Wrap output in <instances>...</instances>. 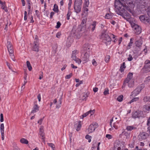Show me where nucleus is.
I'll return each mask as SVG.
<instances>
[{
	"label": "nucleus",
	"mask_w": 150,
	"mask_h": 150,
	"mask_svg": "<svg viewBox=\"0 0 150 150\" xmlns=\"http://www.w3.org/2000/svg\"><path fill=\"white\" fill-rule=\"evenodd\" d=\"M20 142L23 144H27L28 143V141L24 138H22L20 139Z\"/></svg>",
	"instance_id": "nucleus-30"
},
{
	"label": "nucleus",
	"mask_w": 150,
	"mask_h": 150,
	"mask_svg": "<svg viewBox=\"0 0 150 150\" xmlns=\"http://www.w3.org/2000/svg\"><path fill=\"white\" fill-rule=\"evenodd\" d=\"M106 137L108 138V139H110L112 138V136L110 134H107L105 136Z\"/></svg>",
	"instance_id": "nucleus-58"
},
{
	"label": "nucleus",
	"mask_w": 150,
	"mask_h": 150,
	"mask_svg": "<svg viewBox=\"0 0 150 150\" xmlns=\"http://www.w3.org/2000/svg\"><path fill=\"white\" fill-rule=\"evenodd\" d=\"M141 38V37H139V39H136V41L135 42V44L136 46V47H137V49L138 48L140 49L141 47V40L140 39Z\"/></svg>",
	"instance_id": "nucleus-17"
},
{
	"label": "nucleus",
	"mask_w": 150,
	"mask_h": 150,
	"mask_svg": "<svg viewBox=\"0 0 150 150\" xmlns=\"http://www.w3.org/2000/svg\"><path fill=\"white\" fill-rule=\"evenodd\" d=\"M75 127H76V130L77 131H79L81 129V122L79 121L78 124H75L74 125Z\"/></svg>",
	"instance_id": "nucleus-20"
},
{
	"label": "nucleus",
	"mask_w": 150,
	"mask_h": 150,
	"mask_svg": "<svg viewBox=\"0 0 150 150\" xmlns=\"http://www.w3.org/2000/svg\"><path fill=\"white\" fill-rule=\"evenodd\" d=\"M73 60H74L76 62L78 63V64H80L81 62V60L78 58H77L76 57L75 58L73 59Z\"/></svg>",
	"instance_id": "nucleus-35"
},
{
	"label": "nucleus",
	"mask_w": 150,
	"mask_h": 150,
	"mask_svg": "<svg viewBox=\"0 0 150 150\" xmlns=\"http://www.w3.org/2000/svg\"><path fill=\"white\" fill-rule=\"evenodd\" d=\"M110 59V56L109 55H107L105 57V60L106 62H108Z\"/></svg>",
	"instance_id": "nucleus-44"
},
{
	"label": "nucleus",
	"mask_w": 150,
	"mask_h": 150,
	"mask_svg": "<svg viewBox=\"0 0 150 150\" xmlns=\"http://www.w3.org/2000/svg\"><path fill=\"white\" fill-rule=\"evenodd\" d=\"M145 65L142 68L143 71L145 72L150 71V60H146L145 62Z\"/></svg>",
	"instance_id": "nucleus-7"
},
{
	"label": "nucleus",
	"mask_w": 150,
	"mask_h": 150,
	"mask_svg": "<svg viewBox=\"0 0 150 150\" xmlns=\"http://www.w3.org/2000/svg\"><path fill=\"white\" fill-rule=\"evenodd\" d=\"M73 75L72 73H70V74L67 75L65 76V78L66 79H70Z\"/></svg>",
	"instance_id": "nucleus-53"
},
{
	"label": "nucleus",
	"mask_w": 150,
	"mask_h": 150,
	"mask_svg": "<svg viewBox=\"0 0 150 150\" xmlns=\"http://www.w3.org/2000/svg\"><path fill=\"white\" fill-rule=\"evenodd\" d=\"M81 31V26H78L77 28L76 26L74 25L71 30V34L72 36L76 39H79L81 36L80 32Z\"/></svg>",
	"instance_id": "nucleus-4"
},
{
	"label": "nucleus",
	"mask_w": 150,
	"mask_h": 150,
	"mask_svg": "<svg viewBox=\"0 0 150 150\" xmlns=\"http://www.w3.org/2000/svg\"><path fill=\"white\" fill-rule=\"evenodd\" d=\"M7 47L8 52L9 53L10 55L11 56V59L14 61H15V59H14V57L13 55V47L12 46L11 43L9 41H7Z\"/></svg>",
	"instance_id": "nucleus-5"
},
{
	"label": "nucleus",
	"mask_w": 150,
	"mask_h": 150,
	"mask_svg": "<svg viewBox=\"0 0 150 150\" xmlns=\"http://www.w3.org/2000/svg\"><path fill=\"white\" fill-rule=\"evenodd\" d=\"M133 59V58L131 54H129L128 57L127 58V60L128 61H130Z\"/></svg>",
	"instance_id": "nucleus-54"
},
{
	"label": "nucleus",
	"mask_w": 150,
	"mask_h": 150,
	"mask_svg": "<svg viewBox=\"0 0 150 150\" xmlns=\"http://www.w3.org/2000/svg\"><path fill=\"white\" fill-rule=\"evenodd\" d=\"M88 7H85L84 6H83V12L85 13H87V12L88 11V9L87 8Z\"/></svg>",
	"instance_id": "nucleus-47"
},
{
	"label": "nucleus",
	"mask_w": 150,
	"mask_h": 150,
	"mask_svg": "<svg viewBox=\"0 0 150 150\" xmlns=\"http://www.w3.org/2000/svg\"><path fill=\"white\" fill-rule=\"evenodd\" d=\"M95 112V110H90L86 112V113L83 114L82 115V118L83 117H86L87 115H88L89 114H91V115H92Z\"/></svg>",
	"instance_id": "nucleus-19"
},
{
	"label": "nucleus",
	"mask_w": 150,
	"mask_h": 150,
	"mask_svg": "<svg viewBox=\"0 0 150 150\" xmlns=\"http://www.w3.org/2000/svg\"><path fill=\"white\" fill-rule=\"evenodd\" d=\"M116 143H115L114 145V146L115 148V150H123V146L122 147V148H121V144H119L118 146H117L116 145Z\"/></svg>",
	"instance_id": "nucleus-22"
},
{
	"label": "nucleus",
	"mask_w": 150,
	"mask_h": 150,
	"mask_svg": "<svg viewBox=\"0 0 150 150\" xmlns=\"http://www.w3.org/2000/svg\"><path fill=\"white\" fill-rule=\"evenodd\" d=\"M141 0H136L134 4L133 3V0H126V2L129 7L131 8L134 7V6L137 7L136 12L137 14H139L141 13Z\"/></svg>",
	"instance_id": "nucleus-3"
},
{
	"label": "nucleus",
	"mask_w": 150,
	"mask_h": 150,
	"mask_svg": "<svg viewBox=\"0 0 150 150\" xmlns=\"http://www.w3.org/2000/svg\"><path fill=\"white\" fill-rule=\"evenodd\" d=\"M150 80V76H149L147 77L146 79L144 80V82H149Z\"/></svg>",
	"instance_id": "nucleus-57"
},
{
	"label": "nucleus",
	"mask_w": 150,
	"mask_h": 150,
	"mask_svg": "<svg viewBox=\"0 0 150 150\" xmlns=\"http://www.w3.org/2000/svg\"><path fill=\"white\" fill-rule=\"evenodd\" d=\"M125 62H124L121 65L120 70L121 72H122L124 71L125 68H126V66H125Z\"/></svg>",
	"instance_id": "nucleus-23"
},
{
	"label": "nucleus",
	"mask_w": 150,
	"mask_h": 150,
	"mask_svg": "<svg viewBox=\"0 0 150 150\" xmlns=\"http://www.w3.org/2000/svg\"><path fill=\"white\" fill-rule=\"evenodd\" d=\"M124 0H115L114 5L115 8H116L119 6H123L125 5Z\"/></svg>",
	"instance_id": "nucleus-9"
},
{
	"label": "nucleus",
	"mask_w": 150,
	"mask_h": 150,
	"mask_svg": "<svg viewBox=\"0 0 150 150\" xmlns=\"http://www.w3.org/2000/svg\"><path fill=\"white\" fill-rule=\"evenodd\" d=\"M127 6L124 5L123 6H119L116 8L118 10L119 15L121 16L124 19H126L130 23L131 27L133 28L135 33L137 35H138L141 33V28L138 25L135 24L133 22L131 15L129 13L125 12V8H127Z\"/></svg>",
	"instance_id": "nucleus-1"
},
{
	"label": "nucleus",
	"mask_w": 150,
	"mask_h": 150,
	"mask_svg": "<svg viewBox=\"0 0 150 150\" xmlns=\"http://www.w3.org/2000/svg\"><path fill=\"white\" fill-rule=\"evenodd\" d=\"M135 129V127H134L132 126H127L126 127V129L128 130L131 131L133 129Z\"/></svg>",
	"instance_id": "nucleus-33"
},
{
	"label": "nucleus",
	"mask_w": 150,
	"mask_h": 150,
	"mask_svg": "<svg viewBox=\"0 0 150 150\" xmlns=\"http://www.w3.org/2000/svg\"><path fill=\"white\" fill-rule=\"evenodd\" d=\"M97 22L94 21L90 25V28L91 29L92 32H93L95 30L97 24Z\"/></svg>",
	"instance_id": "nucleus-18"
},
{
	"label": "nucleus",
	"mask_w": 150,
	"mask_h": 150,
	"mask_svg": "<svg viewBox=\"0 0 150 150\" xmlns=\"http://www.w3.org/2000/svg\"><path fill=\"white\" fill-rule=\"evenodd\" d=\"M124 83H128V86L130 88L133 87L134 85V81L133 79H131L127 77L124 81Z\"/></svg>",
	"instance_id": "nucleus-11"
},
{
	"label": "nucleus",
	"mask_w": 150,
	"mask_h": 150,
	"mask_svg": "<svg viewBox=\"0 0 150 150\" xmlns=\"http://www.w3.org/2000/svg\"><path fill=\"white\" fill-rule=\"evenodd\" d=\"M1 139L2 140H3L4 139V132H1Z\"/></svg>",
	"instance_id": "nucleus-62"
},
{
	"label": "nucleus",
	"mask_w": 150,
	"mask_h": 150,
	"mask_svg": "<svg viewBox=\"0 0 150 150\" xmlns=\"http://www.w3.org/2000/svg\"><path fill=\"white\" fill-rule=\"evenodd\" d=\"M86 20L85 19H83L82 20V22H81L80 25H79L78 26H81V29L82 30V27H83L84 25H85V24L86 23Z\"/></svg>",
	"instance_id": "nucleus-32"
},
{
	"label": "nucleus",
	"mask_w": 150,
	"mask_h": 150,
	"mask_svg": "<svg viewBox=\"0 0 150 150\" xmlns=\"http://www.w3.org/2000/svg\"><path fill=\"white\" fill-rule=\"evenodd\" d=\"M112 17L111 14L109 13L106 14L105 16V18L108 19L111 18Z\"/></svg>",
	"instance_id": "nucleus-40"
},
{
	"label": "nucleus",
	"mask_w": 150,
	"mask_h": 150,
	"mask_svg": "<svg viewBox=\"0 0 150 150\" xmlns=\"http://www.w3.org/2000/svg\"><path fill=\"white\" fill-rule=\"evenodd\" d=\"M44 117H43V118H40L38 121V123L39 124V125H40L42 123V121L44 119Z\"/></svg>",
	"instance_id": "nucleus-55"
},
{
	"label": "nucleus",
	"mask_w": 150,
	"mask_h": 150,
	"mask_svg": "<svg viewBox=\"0 0 150 150\" xmlns=\"http://www.w3.org/2000/svg\"><path fill=\"white\" fill-rule=\"evenodd\" d=\"M47 144L49 146L52 148L53 150H54L55 146V145L53 144L48 143Z\"/></svg>",
	"instance_id": "nucleus-48"
},
{
	"label": "nucleus",
	"mask_w": 150,
	"mask_h": 150,
	"mask_svg": "<svg viewBox=\"0 0 150 150\" xmlns=\"http://www.w3.org/2000/svg\"><path fill=\"white\" fill-rule=\"evenodd\" d=\"M61 35V33L60 32H58L57 33L56 36L57 38H60Z\"/></svg>",
	"instance_id": "nucleus-60"
},
{
	"label": "nucleus",
	"mask_w": 150,
	"mask_h": 150,
	"mask_svg": "<svg viewBox=\"0 0 150 150\" xmlns=\"http://www.w3.org/2000/svg\"><path fill=\"white\" fill-rule=\"evenodd\" d=\"M82 0H75L74 5H82Z\"/></svg>",
	"instance_id": "nucleus-31"
},
{
	"label": "nucleus",
	"mask_w": 150,
	"mask_h": 150,
	"mask_svg": "<svg viewBox=\"0 0 150 150\" xmlns=\"http://www.w3.org/2000/svg\"><path fill=\"white\" fill-rule=\"evenodd\" d=\"M97 124L96 123H93L89 126L87 129V132L88 133L92 132L94 131L96 128L97 127Z\"/></svg>",
	"instance_id": "nucleus-8"
},
{
	"label": "nucleus",
	"mask_w": 150,
	"mask_h": 150,
	"mask_svg": "<svg viewBox=\"0 0 150 150\" xmlns=\"http://www.w3.org/2000/svg\"><path fill=\"white\" fill-rule=\"evenodd\" d=\"M1 132H4V126L3 123H2L0 125Z\"/></svg>",
	"instance_id": "nucleus-42"
},
{
	"label": "nucleus",
	"mask_w": 150,
	"mask_h": 150,
	"mask_svg": "<svg viewBox=\"0 0 150 150\" xmlns=\"http://www.w3.org/2000/svg\"><path fill=\"white\" fill-rule=\"evenodd\" d=\"M109 93L108 89L107 88H106L103 92L104 94L105 95H106L107 94H108Z\"/></svg>",
	"instance_id": "nucleus-51"
},
{
	"label": "nucleus",
	"mask_w": 150,
	"mask_h": 150,
	"mask_svg": "<svg viewBox=\"0 0 150 150\" xmlns=\"http://www.w3.org/2000/svg\"><path fill=\"white\" fill-rule=\"evenodd\" d=\"M140 91L141 87L139 86L137 88L132 92V94L131 95V96H132L133 97V96H136L138 94Z\"/></svg>",
	"instance_id": "nucleus-14"
},
{
	"label": "nucleus",
	"mask_w": 150,
	"mask_h": 150,
	"mask_svg": "<svg viewBox=\"0 0 150 150\" xmlns=\"http://www.w3.org/2000/svg\"><path fill=\"white\" fill-rule=\"evenodd\" d=\"M119 123V120H117L116 121H114L113 123V127H114L115 129H117L118 128V125Z\"/></svg>",
	"instance_id": "nucleus-26"
},
{
	"label": "nucleus",
	"mask_w": 150,
	"mask_h": 150,
	"mask_svg": "<svg viewBox=\"0 0 150 150\" xmlns=\"http://www.w3.org/2000/svg\"><path fill=\"white\" fill-rule=\"evenodd\" d=\"M36 102L34 103L35 105H34L33 108V110L31 111V113H35L38 112L39 110V107L38 105L37 104H35Z\"/></svg>",
	"instance_id": "nucleus-16"
},
{
	"label": "nucleus",
	"mask_w": 150,
	"mask_h": 150,
	"mask_svg": "<svg viewBox=\"0 0 150 150\" xmlns=\"http://www.w3.org/2000/svg\"><path fill=\"white\" fill-rule=\"evenodd\" d=\"M90 47L89 45L88 44H86L83 45L81 49V59L84 63H86L89 60V52H90Z\"/></svg>",
	"instance_id": "nucleus-2"
},
{
	"label": "nucleus",
	"mask_w": 150,
	"mask_h": 150,
	"mask_svg": "<svg viewBox=\"0 0 150 150\" xmlns=\"http://www.w3.org/2000/svg\"><path fill=\"white\" fill-rule=\"evenodd\" d=\"M133 38H131L130 39V41L128 45V46L129 47V48H128V49H130L131 47L132 46V44L133 43Z\"/></svg>",
	"instance_id": "nucleus-37"
},
{
	"label": "nucleus",
	"mask_w": 150,
	"mask_h": 150,
	"mask_svg": "<svg viewBox=\"0 0 150 150\" xmlns=\"http://www.w3.org/2000/svg\"><path fill=\"white\" fill-rule=\"evenodd\" d=\"M92 64L93 65L96 66L97 65L96 62V61L95 59H93L92 61Z\"/></svg>",
	"instance_id": "nucleus-61"
},
{
	"label": "nucleus",
	"mask_w": 150,
	"mask_h": 150,
	"mask_svg": "<svg viewBox=\"0 0 150 150\" xmlns=\"http://www.w3.org/2000/svg\"><path fill=\"white\" fill-rule=\"evenodd\" d=\"M27 66L29 71H31L32 69V66L29 61H27L26 62Z\"/></svg>",
	"instance_id": "nucleus-29"
},
{
	"label": "nucleus",
	"mask_w": 150,
	"mask_h": 150,
	"mask_svg": "<svg viewBox=\"0 0 150 150\" xmlns=\"http://www.w3.org/2000/svg\"><path fill=\"white\" fill-rule=\"evenodd\" d=\"M72 1V0H69V3L68 4V10H71V6Z\"/></svg>",
	"instance_id": "nucleus-46"
},
{
	"label": "nucleus",
	"mask_w": 150,
	"mask_h": 150,
	"mask_svg": "<svg viewBox=\"0 0 150 150\" xmlns=\"http://www.w3.org/2000/svg\"><path fill=\"white\" fill-rule=\"evenodd\" d=\"M85 138L88 139V142H90L91 141V137L88 135H86L85 136Z\"/></svg>",
	"instance_id": "nucleus-41"
},
{
	"label": "nucleus",
	"mask_w": 150,
	"mask_h": 150,
	"mask_svg": "<svg viewBox=\"0 0 150 150\" xmlns=\"http://www.w3.org/2000/svg\"><path fill=\"white\" fill-rule=\"evenodd\" d=\"M89 2V0H84L83 6L86 7H88Z\"/></svg>",
	"instance_id": "nucleus-34"
},
{
	"label": "nucleus",
	"mask_w": 150,
	"mask_h": 150,
	"mask_svg": "<svg viewBox=\"0 0 150 150\" xmlns=\"http://www.w3.org/2000/svg\"><path fill=\"white\" fill-rule=\"evenodd\" d=\"M71 10H68V13L67 15V18L68 20L69 19V17L71 15Z\"/></svg>",
	"instance_id": "nucleus-49"
},
{
	"label": "nucleus",
	"mask_w": 150,
	"mask_h": 150,
	"mask_svg": "<svg viewBox=\"0 0 150 150\" xmlns=\"http://www.w3.org/2000/svg\"><path fill=\"white\" fill-rule=\"evenodd\" d=\"M122 134L126 137V138L127 139H129L130 138V132H128L125 131H124L122 132Z\"/></svg>",
	"instance_id": "nucleus-21"
},
{
	"label": "nucleus",
	"mask_w": 150,
	"mask_h": 150,
	"mask_svg": "<svg viewBox=\"0 0 150 150\" xmlns=\"http://www.w3.org/2000/svg\"><path fill=\"white\" fill-rule=\"evenodd\" d=\"M39 134L40 136L42 137V139L45 138L44 137L45 133H44V131L39 132Z\"/></svg>",
	"instance_id": "nucleus-43"
},
{
	"label": "nucleus",
	"mask_w": 150,
	"mask_h": 150,
	"mask_svg": "<svg viewBox=\"0 0 150 150\" xmlns=\"http://www.w3.org/2000/svg\"><path fill=\"white\" fill-rule=\"evenodd\" d=\"M32 50L34 51L38 52L39 50V40L35 38L33 43L31 46Z\"/></svg>",
	"instance_id": "nucleus-6"
},
{
	"label": "nucleus",
	"mask_w": 150,
	"mask_h": 150,
	"mask_svg": "<svg viewBox=\"0 0 150 150\" xmlns=\"http://www.w3.org/2000/svg\"><path fill=\"white\" fill-rule=\"evenodd\" d=\"M62 99L61 98L60 99L59 101L58 102V104H57V105L56 106V108H59L61 107L62 103Z\"/></svg>",
	"instance_id": "nucleus-38"
},
{
	"label": "nucleus",
	"mask_w": 150,
	"mask_h": 150,
	"mask_svg": "<svg viewBox=\"0 0 150 150\" xmlns=\"http://www.w3.org/2000/svg\"><path fill=\"white\" fill-rule=\"evenodd\" d=\"M61 24L60 22L59 21H58L57 23V25L55 27V28H59L61 25Z\"/></svg>",
	"instance_id": "nucleus-52"
},
{
	"label": "nucleus",
	"mask_w": 150,
	"mask_h": 150,
	"mask_svg": "<svg viewBox=\"0 0 150 150\" xmlns=\"http://www.w3.org/2000/svg\"><path fill=\"white\" fill-rule=\"evenodd\" d=\"M0 117V121L1 122H2L4 121L3 115V114H1Z\"/></svg>",
	"instance_id": "nucleus-59"
},
{
	"label": "nucleus",
	"mask_w": 150,
	"mask_h": 150,
	"mask_svg": "<svg viewBox=\"0 0 150 150\" xmlns=\"http://www.w3.org/2000/svg\"><path fill=\"white\" fill-rule=\"evenodd\" d=\"M148 134L145 132H142L141 134V139H146L148 136Z\"/></svg>",
	"instance_id": "nucleus-25"
},
{
	"label": "nucleus",
	"mask_w": 150,
	"mask_h": 150,
	"mask_svg": "<svg viewBox=\"0 0 150 150\" xmlns=\"http://www.w3.org/2000/svg\"><path fill=\"white\" fill-rule=\"evenodd\" d=\"M29 18L30 19L31 21L30 23H32L34 22V21L33 20V17L31 15L30 17V18Z\"/></svg>",
	"instance_id": "nucleus-63"
},
{
	"label": "nucleus",
	"mask_w": 150,
	"mask_h": 150,
	"mask_svg": "<svg viewBox=\"0 0 150 150\" xmlns=\"http://www.w3.org/2000/svg\"><path fill=\"white\" fill-rule=\"evenodd\" d=\"M76 50H74L72 52V56H71V58H72V59H73L74 58H75L76 57Z\"/></svg>",
	"instance_id": "nucleus-36"
},
{
	"label": "nucleus",
	"mask_w": 150,
	"mask_h": 150,
	"mask_svg": "<svg viewBox=\"0 0 150 150\" xmlns=\"http://www.w3.org/2000/svg\"><path fill=\"white\" fill-rule=\"evenodd\" d=\"M133 77V74L132 73H129L127 76V77L131 79H133L132 78Z\"/></svg>",
	"instance_id": "nucleus-45"
},
{
	"label": "nucleus",
	"mask_w": 150,
	"mask_h": 150,
	"mask_svg": "<svg viewBox=\"0 0 150 150\" xmlns=\"http://www.w3.org/2000/svg\"><path fill=\"white\" fill-rule=\"evenodd\" d=\"M81 5H74V11L77 13L80 12L81 10Z\"/></svg>",
	"instance_id": "nucleus-15"
},
{
	"label": "nucleus",
	"mask_w": 150,
	"mask_h": 150,
	"mask_svg": "<svg viewBox=\"0 0 150 150\" xmlns=\"http://www.w3.org/2000/svg\"><path fill=\"white\" fill-rule=\"evenodd\" d=\"M102 38L104 42L106 45L107 44V42H110L111 40V39L110 37L107 34H103L102 35Z\"/></svg>",
	"instance_id": "nucleus-10"
},
{
	"label": "nucleus",
	"mask_w": 150,
	"mask_h": 150,
	"mask_svg": "<svg viewBox=\"0 0 150 150\" xmlns=\"http://www.w3.org/2000/svg\"><path fill=\"white\" fill-rule=\"evenodd\" d=\"M54 12H52L50 13V18H52L53 16L54 15Z\"/></svg>",
	"instance_id": "nucleus-64"
},
{
	"label": "nucleus",
	"mask_w": 150,
	"mask_h": 150,
	"mask_svg": "<svg viewBox=\"0 0 150 150\" xmlns=\"http://www.w3.org/2000/svg\"><path fill=\"white\" fill-rule=\"evenodd\" d=\"M88 93H83L82 95L81 99L83 100H87V98L88 97Z\"/></svg>",
	"instance_id": "nucleus-24"
},
{
	"label": "nucleus",
	"mask_w": 150,
	"mask_h": 150,
	"mask_svg": "<svg viewBox=\"0 0 150 150\" xmlns=\"http://www.w3.org/2000/svg\"><path fill=\"white\" fill-rule=\"evenodd\" d=\"M147 12L148 16L150 17V6L148 8Z\"/></svg>",
	"instance_id": "nucleus-56"
},
{
	"label": "nucleus",
	"mask_w": 150,
	"mask_h": 150,
	"mask_svg": "<svg viewBox=\"0 0 150 150\" xmlns=\"http://www.w3.org/2000/svg\"><path fill=\"white\" fill-rule=\"evenodd\" d=\"M141 21L146 24H150V19L144 15L141 16Z\"/></svg>",
	"instance_id": "nucleus-12"
},
{
	"label": "nucleus",
	"mask_w": 150,
	"mask_h": 150,
	"mask_svg": "<svg viewBox=\"0 0 150 150\" xmlns=\"http://www.w3.org/2000/svg\"><path fill=\"white\" fill-rule=\"evenodd\" d=\"M53 10L56 13H58L59 12V10L58 9V6L56 4H54V8L53 9Z\"/></svg>",
	"instance_id": "nucleus-28"
},
{
	"label": "nucleus",
	"mask_w": 150,
	"mask_h": 150,
	"mask_svg": "<svg viewBox=\"0 0 150 150\" xmlns=\"http://www.w3.org/2000/svg\"><path fill=\"white\" fill-rule=\"evenodd\" d=\"M123 96L121 95L119 96L117 98V100L119 102H121L123 100Z\"/></svg>",
	"instance_id": "nucleus-39"
},
{
	"label": "nucleus",
	"mask_w": 150,
	"mask_h": 150,
	"mask_svg": "<svg viewBox=\"0 0 150 150\" xmlns=\"http://www.w3.org/2000/svg\"><path fill=\"white\" fill-rule=\"evenodd\" d=\"M143 100L145 102H150V97L149 96H145L144 97Z\"/></svg>",
	"instance_id": "nucleus-27"
},
{
	"label": "nucleus",
	"mask_w": 150,
	"mask_h": 150,
	"mask_svg": "<svg viewBox=\"0 0 150 150\" xmlns=\"http://www.w3.org/2000/svg\"><path fill=\"white\" fill-rule=\"evenodd\" d=\"M138 99L139 98H133V99H132V100L130 101L128 103V104H131L133 102L137 101V100H138Z\"/></svg>",
	"instance_id": "nucleus-50"
},
{
	"label": "nucleus",
	"mask_w": 150,
	"mask_h": 150,
	"mask_svg": "<svg viewBox=\"0 0 150 150\" xmlns=\"http://www.w3.org/2000/svg\"><path fill=\"white\" fill-rule=\"evenodd\" d=\"M140 116H141V111H136L132 113V118H139Z\"/></svg>",
	"instance_id": "nucleus-13"
}]
</instances>
